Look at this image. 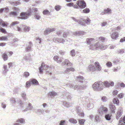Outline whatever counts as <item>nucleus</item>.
<instances>
[{
  "label": "nucleus",
  "instance_id": "nucleus-1",
  "mask_svg": "<svg viewBox=\"0 0 125 125\" xmlns=\"http://www.w3.org/2000/svg\"><path fill=\"white\" fill-rule=\"evenodd\" d=\"M110 86V83L107 81L104 82L99 81L95 83L93 85V87L94 90L99 91L103 90L105 87H109Z\"/></svg>",
  "mask_w": 125,
  "mask_h": 125
},
{
  "label": "nucleus",
  "instance_id": "nucleus-2",
  "mask_svg": "<svg viewBox=\"0 0 125 125\" xmlns=\"http://www.w3.org/2000/svg\"><path fill=\"white\" fill-rule=\"evenodd\" d=\"M38 11V9L36 8H30L27 10V12H22L20 15V18L21 19L25 20L28 18L32 12H36Z\"/></svg>",
  "mask_w": 125,
  "mask_h": 125
},
{
  "label": "nucleus",
  "instance_id": "nucleus-3",
  "mask_svg": "<svg viewBox=\"0 0 125 125\" xmlns=\"http://www.w3.org/2000/svg\"><path fill=\"white\" fill-rule=\"evenodd\" d=\"M95 66L94 65H90L88 66V70L90 71H94L97 69L99 71H100L101 69V68L100 67L99 63L98 62H96L95 63Z\"/></svg>",
  "mask_w": 125,
  "mask_h": 125
},
{
  "label": "nucleus",
  "instance_id": "nucleus-4",
  "mask_svg": "<svg viewBox=\"0 0 125 125\" xmlns=\"http://www.w3.org/2000/svg\"><path fill=\"white\" fill-rule=\"evenodd\" d=\"M67 86L68 87L74 89H81L82 90L85 89L87 87V86L85 85H83V86L77 85H75L74 86L73 84L70 83L67 84Z\"/></svg>",
  "mask_w": 125,
  "mask_h": 125
},
{
  "label": "nucleus",
  "instance_id": "nucleus-5",
  "mask_svg": "<svg viewBox=\"0 0 125 125\" xmlns=\"http://www.w3.org/2000/svg\"><path fill=\"white\" fill-rule=\"evenodd\" d=\"M107 108L104 107L103 105H101L100 107L98 110V113L100 115H102L103 114H106L108 111Z\"/></svg>",
  "mask_w": 125,
  "mask_h": 125
},
{
  "label": "nucleus",
  "instance_id": "nucleus-6",
  "mask_svg": "<svg viewBox=\"0 0 125 125\" xmlns=\"http://www.w3.org/2000/svg\"><path fill=\"white\" fill-rule=\"evenodd\" d=\"M76 4L81 9H84L86 6V3L83 0H79L77 1Z\"/></svg>",
  "mask_w": 125,
  "mask_h": 125
},
{
  "label": "nucleus",
  "instance_id": "nucleus-7",
  "mask_svg": "<svg viewBox=\"0 0 125 125\" xmlns=\"http://www.w3.org/2000/svg\"><path fill=\"white\" fill-rule=\"evenodd\" d=\"M50 68V67L42 62L41 64V66L39 68V72L41 74L43 72V70L46 69L47 68Z\"/></svg>",
  "mask_w": 125,
  "mask_h": 125
},
{
  "label": "nucleus",
  "instance_id": "nucleus-8",
  "mask_svg": "<svg viewBox=\"0 0 125 125\" xmlns=\"http://www.w3.org/2000/svg\"><path fill=\"white\" fill-rule=\"evenodd\" d=\"M72 19L75 21L78 22L79 24L82 26H85L84 20L83 19H76L74 17H72Z\"/></svg>",
  "mask_w": 125,
  "mask_h": 125
},
{
  "label": "nucleus",
  "instance_id": "nucleus-9",
  "mask_svg": "<svg viewBox=\"0 0 125 125\" xmlns=\"http://www.w3.org/2000/svg\"><path fill=\"white\" fill-rule=\"evenodd\" d=\"M23 108L22 109V110H21L23 112H26L28 111L31 110L33 108L31 104L30 103H28V106L24 110L23 109Z\"/></svg>",
  "mask_w": 125,
  "mask_h": 125
},
{
  "label": "nucleus",
  "instance_id": "nucleus-10",
  "mask_svg": "<svg viewBox=\"0 0 125 125\" xmlns=\"http://www.w3.org/2000/svg\"><path fill=\"white\" fill-rule=\"evenodd\" d=\"M99 43L97 42L96 43L90 45L89 47V49L91 50H98L99 48Z\"/></svg>",
  "mask_w": 125,
  "mask_h": 125
},
{
  "label": "nucleus",
  "instance_id": "nucleus-11",
  "mask_svg": "<svg viewBox=\"0 0 125 125\" xmlns=\"http://www.w3.org/2000/svg\"><path fill=\"white\" fill-rule=\"evenodd\" d=\"M15 103L19 104L21 110H22V109L23 108V107H24V104L20 98H15Z\"/></svg>",
  "mask_w": 125,
  "mask_h": 125
},
{
  "label": "nucleus",
  "instance_id": "nucleus-12",
  "mask_svg": "<svg viewBox=\"0 0 125 125\" xmlns=\"http://www.w3.org/2000/svg\"><path fill=\"white\" fill-rule=\"evenodd\" d=\"M28 43H29V45L28 46L26 47L25 49V51L27 52L32 50V47L33 46L32 43L31 42H28Z\"/></svg>",
  "mask_w": 125,
  "mask_h": 125
},
{
  "label": "nucleus",
  "instance_id": "nucleus-13",
  "mask_svg": "<svg viewBox=\"0 0 125 125\" xmlns=\"http://www.w3.org/2000/svg\"><path fill=\"white\" fill-rule=\"evenodd\" d=\"M92 99H90L89 101L87 102V106L89 108L91 109L93 107L94 103Z\"/></svg>",
  "mask_w": 125,
  "mask_h": 125
},
{
  "label": "nucleus",
  "instance_id": "nucleus-14",
  "mask_svg": "<svg viewBox=\"0 0 125 125\" xmlns=\"http://www.w3.org/2000/svg\"><path fill=\"white\" fill-rule=\"evenodd\" d=\"M110 34L112 38L114 40H116L118 36V33L116 31L112 33H110Z\"/></svg>",
  "mask_w": 125,
  "mask_h": 125
},
{
  "label": "nucleus",
  "instance_id": "nucleus-15",
  "mask_svg": "<svg viewBox=\"0 0 125 125\" xmlns=\"http://www.w3.org/2000/svg\"><path fill=\"white\" fill-rule=\"evenodd\" d=\"M66 65L67 66H70L72 65V63H71L68 60L65 59L64 62H63L62 64V66Z\"/></svg>",
  "mask_w": 125,
  "mask_h": 125
},
{
  "label": "nucleus",
  "instance_id": "nucleus-16",
  "mask_svg": "<svg viewBox=\"0 0 125 125\" xmlns=\"http://www.w3.org/2000/svg\"><path fill=\"white\" fill-rule=\"evenodd\" d=\"M85 33L83 31H77L73 32V34L76 36L82 35H84Z\"/></svg>",
  "mask_w": 125,
  "mask_h": 125
},
{
  "label": "nucleus",
  "instance_id": "nucleus-17",
  "mask_svg": "<svg viewBox=\"0 0 125 125\" xmlns=\"http://www.w3.org/2000/svg\"><path fill=\"white\" fill-rule=\"evenodd\" d=\"M55 30V29L54 28H48L45 30L44 31V34H49L51 32L54 31Z\"/></svg>",
  "mask_w": 125,
  "mask_h": 125
},
{
  "label": "nucleus",
  "instance_id": "nucleus-18",
  "mask_svg": "<svg viewBox=\"0 0 125 125\" xmlns=\"http://www.w3.org/2000/svg\"><path fill=\"white\" fill-rule=\"evenodd\" d=\"M2 71L3 73L5 74L6 73L9 71V69L7 68V65L4 64L3 65Z\"/></svg>",
  "mask_w": 125,
  "mask_h": 125
},
{
  "label": "nucleus",
  "instance_id": "nucleus-19",
  "mask_svg": "<svg viewBox=\"0 0 125 125\" xmlns=\"http://www.w3.org/2000/svg\"><path fill=\"white\" fill-rule=\"evenodd\" d=\"M109 107L112 113L114 114L115 113V110L116 108L115 106L114 105L112 104H110L109 105Z\"/></svg>",
  "mask_w": 125,
  "mask_h": 125
},
{
  "label": "nucleus",
  "instance_id": "nucleus-20",
  "mask_svg": "<svg viewBox=\"0 0 125 125\" xmlns=\"http://www.w3.org/2000/svg\"><path fill=\"white\" fill-rule=\"evenodd\" d=\"M111 10L109 8H107L106 9H105L104 11L102 12L101 14L102 15L105 14H109L111 13Z\"/></svg>",
  "mask_w": 125,
  "mask_h": 125
},
{
  "label": "nucleus",
  "instance_id": "nucleus-21",
  "mask_svg": "<svg viewBox=\"0 0 125 125\" xmlns=\"http://www.w3.org/2000/svg\"><path fill=\"white\" fill-rule=\"evenodd\" d=\"M77 80L79 82L83 83V81L84 80V78L81 76H79L77 77Z\"/></svg>",
  "mask_w": 125,
  "mask_h": 125
},
{
  "label": "nucleus",
  "instance_id": "nucleus-22",
  "mask_svg": "<svg viewBox=\"0 0 125 125\" xmlns=\"http://www.w3.org/2000/svg\"><path fill=\"white\" fill-rule=\"evenodd\" d=\"M0 25L3 27H6L7 26V23L3 21L0 19Z\"/></svg>",
  "mask_w": 125,
  "mask_h": 125
},
{
  "label": "nucleus",
  "instance_id": "nucleus-23",
  "mask_svg": "<svg viewBox=\"0 0 125 125\" xmlns=\"http://www.w3.org/2000/svg\"><path fill=\"white\" fill-rule=\"evenodd\" d=\"M2 58L4 61H7L8 59V56L6 52L4 53L2 55Z\"/></svg>",
  "mask_w": 125,
  "mask_h": 125
},
{
  "label": "nucleus",
  "instance_id": "nucleus-24",
  "mask_svg": "<svg viewBox=\"0 0 125 125\" xmlns=\"http://www.w3.org/2000/svg\"><path fill=\"white\" fill-rule=\"evenodd\" d=\"M31 84L34 85H37L38 84V82L37 80L34 79H32L30 80Z\"/></svg>",
  "mask_w": 125,
  "mask_h": 125
},
{
  "label": "nucleus",
  "instance_id": "nucleus-25",
  "mask_svg": "<svg viewBox=\"0 0 125 125\" xmlns=\"http://www.w3.org/2000/svg\"><path fill=\"white\" fill-rule=\"evenodd\" d=\"M22 27L23 28V30L25 32H28L30 30L29 27L25 25H22Z\"/></svg>",
  "mask_w": 125,
  "mask_h": 125
},
{
  "label": "nucleus",
  "instance_id": "nucleus-26",
  "mask_svg": "<svg viewBox=\"0 0 125 125\" xmlns=\"http://www.w3.org/2000/svg\"><path fill=\"white\" fill-rule=\"evenodd\" d=\"M122 114V111L121 110H120L117 112L116 115V119L118 120L119 119L120 117L121 116Z\"/></svg>",
  "mask_w": 125,
  "mask_h": 125
},
{
  "label": "nucleus",
  "instance_id": "nucleus-27",
  "mask_svg": "<svg viewBox=\"0 0 125 125\" xmlns=\"http://www.w3.org/2000/svg\"><path fill=\"white\" fill-rule=\"evenodd\" d=\"M94 40V39L92 38H88L87 39L86 41L87 43L88 44H90L92 43L93 41Z\"/></svg>",
  "mask_w": 125,
  "mask_h": 125
},
{
  "label": "nucleus",
  "instance_id": "nucleus-28",
  "mask_svg": "<svg viewBox=\"0 0 125 125\" xmlns=\"http://www.w3.org/2000/svg\"><path fill=\"white\" fill-rule=\"evenodd\" d=\"M74 70V69L73 68H67L64 71L65 73H69L70 71H73Z\"/></svg>",
  "mask_w": 125,
  "mask_h": 125
},
{
  "label": "nucleus",
  "instance_id": "nucleus-29",
  "mask_svg": "<svg viewBox=\"0 0 125 125\" xmlns=\"http://www.w3.org/2000/svg\"><path fill=\"white\" fill-rule=\"evenodd\" d=\"M111 114H107L105 115V117L106 119L107 120H110L111 119Z\"/></svg>",
  "mask_w": 125,
  "mask_h": 125
},
{
  "label": "nucleus",
  "instance_id": "nucleus-30",
  "mask_svg": "<svg viewBox=\"0 0 125 125\" xmlns=\"http://www.w3.org/2000/svg\"><path fill=\"white\" fill-rule=\"evenodd\" d=\"M90 11V9L88 8H86L83 9L81 12L83 13H89Z\"/></svg>",
  "mask_w": 125,
  "mask_h": 125
},
{
  "label": "nucleus",
  "instance_id": "nucleus-31",
  "mask_svg": "<svg viewBox=\"0 0 125 125\" xmlns=\"http://www.w3.org/2000/svg\"><path fill=\"white\" fill-rule=\"evenodd\" d=\"M57 94V93L54 91H52L51 92H50L48 94L49 95L52 96L56 95Z\"/></svg>",
  "mask_w": 125,
  "mask_h": 125
},
{
  "label": "nucleus",
  "instance_id": "nucleus-32",
  "mask_svg": "<svg viewBox=\"0 0 125 125\" xmlns=\"http://www.w3.org/2000/svg\"><path fill=\"white\" fill-rule=\"evenodd\" d=\"M69 122L73 124H76L77 123V120L73 118H71L69 120Z\"/></svg>",
  "mask_w": 125,
  "mask_h": 125
},
{
  "label": "nucleus",
  "instance_id": "nucleus-33",
  "mask_svg": "<svg viewBox=\"0 0 125 125\" xmlns=\"http://www.w3.org/2000/svg\"><path fill=\"white\" fill-rule=\"evenodd\" d=\"M113 102L114 104H116L118 105L119 103V101L117 98H115L113 99Z\"/></svg>",
  "mask_w": 125,
  "mask_h": 125
},
{
  "label": "nucleus",
  "instance_id": "nucleus-34",
  "mask_svg": "<svg viewBox=\"0 0 125 125\" xmlns=\"http://www.w3.org/2000/svg\"><path fill=\"white\" fill-rule=\"evenodd\" d=\"M34 17L37 20H39L41 17L40 14L38 13H35V14Z\"/></svg>",
  "mask_w": 125,
  "mask_h": 125
},
{
  "label": "nucleus",
  "instance_id": "nucleus-35",
  "mask_svg": "<svg viewBox=\"0 0 125 125\" xmlns=\"http://www.w3.org/2000/svg\"><path fill=\"white\" fill-rule=\"evenodd\" d=\"M17 12L15 11L11 12L10 13V17H13L17 16Z\"/></svg>",
  "mask_w": 125,
  "mask_h": 125
},
{
  "label": "nucleus",
  "instance_id": "nucleus-36",
  "mask_svg": "<svg viewBox=\"0 0 125 125\" xmlns=\"http://www.w3.org/2000/svg\"><path fill=\"white\" fill-rule=\"evenodd\" d=\"M69 35V32H65L63 34V37L65 38Z\"/></svg>",
  "mask_w": 125,
  "mask_h": 125
},
{
  "label": "nucleus",
  "instance_id": "nucleus-37",
  "mask_svg": "<svg viewBox=\"0 0 125 125\" xmlns=\"http://www.w3.org/2000/svg\"><path fill=\"white\" fill-rule=\"evenodd\" d=\"M16 122L18 123L20 122L21 123L23 124L25 122V120L23 118H21L17 120Z\"/></svg>",
  "mask_w": 125,
  "mask_h": 125
},
{
  "label": "nucleus",
  "instance_id": "nucleus-38",
  "mask_svg": "<svg viewBox=\"0 0 125 125\" xmlns=\"http://www.w3.org/2000/svg\"><path fill=\"white\" fill-rule=\"evenodd\" d=\"M61 8V6L59 5L55 6L54 7L55 10L57 11L59 10H60Z\"/></svg>",
  "mask_w": 125,
  "mask_h": 125
},
{
  "label": "nucleus",
  "instance_id": "nucleus-39",
  "mask_svg": "<svg viewBox=\"0 0 125 125\" xmlns=\"http://www.w3.org/2000/svg\"><path fill=\"white\" fill-rule=\"evenodd\" d=\"M58 42H59L60 43H63L65 42V40L63 39H61V38H58Z\"/></svg>",
  "mask_w": 125,
  "mask_h": 125
},
{
  "label": "nucleus",
  "instance_id": "nucleus-40",
  "mask_svg": "<svg viewBox=\"0 0 125 125\" xmlns=\"http://www.w3.org/2000/svg\"><path fill=\"white\" fill-rule=\"evenodd\" d=\"M83 19L84 20V23L85 24V22L86 23L88 24L90 22L91 20H90V19L89 18H87L86 20H85ZM86 25L85 24V25L84 26Z\"/></svg>",
  "mask_w": 125,
  "mask_h": 125
},
{
  "label": "nucleus",
  "instance_id": "nucleus-41",
  "mask_svg": "<svg viewBox=\"0 0 125 125\" xmlns=\"http://www.w3.org/2000/svg\"><path fill=\"white\" fill-rule=\"evenodd\" d=\"M63 104L64 106L67 107H69L71 106L70 104H69L66 102H64L63 103Z\"/></svg>",
  "mask_w": 125,
  "mask_h": 125
},
{
  "label": "nucleus",
  "instance_id": "nucleus-42",
  "mask_svg": "<svg viewBox=\"0 0 125 125\" xmlns=\"http://www.w3.org/2000/svg\"><path fill=\"white\" fill-rule=\"evenodd\" d=\"M31 82L30 81H27L26 83V87L28 88L29 87L31 84Z\"/></svg>",
  "mask_w": 125,
  "mask_h": 125
},
{
  "label": "nucleus",
  "instance_id": "nucleus-43",
  "mask_svg": "<svg viewBox=\"0 0 125 125\" xmlns=\"http://www.w3.org/2000/svg\"><path fill=\"white\" fill-rule=\"evenodd\" d=\"M30 75V73L27 72H25L23 74V76L27 78Z\"/></svg>",
  "mask_w": 125,
  "mask_h": 125
},
{
  "label": "nucleus",
  "instance_id": "nucleus-44",
  "mask_svg": "<svg viewBox=\"0 0 125 125\" xmlns=\"http://www.w3.org/2000/svg\"><path fill=\"white\" fill-rule=\"evenodd\" d=\"M7 39V36H3L0 37V40H5Z\"/></svg>",
  "mask_w": 125,
  "mask_h": 125
},
{
  "label": "nucleus",
  "instance_id": "nucleus-45",
  "mask_svg": "<svg viewBox=\"0 0 125 125\" xmlns=\"http://www.w3.org/2000/svg\"><path fill=\"white\" fill-rule=\"evenodd\" d=\"M10 101L11 103L15 104V98L12 97L10 99Z\"/></svg>",
  "mask_w": 125,
  "mask_h": 125
},
{
  "label": "nucleus",
  "instance_id": "nucleus-46",
  "mask_svg": "<svg viewBox=\"0 0 125 125\" xmlns=\"http://www.w3.org/2000/svg\"><path fill=\"white\" fill-rule=\"evenodd\" d=\"M71 55L72 56H74L75 55V50H74L73 49L71 51Z\"/></svg>",
  "mask_w": 125,
  "mask_h": 125
},
{
  "label": "nucleus",
  "instance_id": "nucleus-47",
  "mask_svg": "<svg viewBox=\"0 0 125 125\" xmlns=\"http://www.w3.org/2000/svg\"><path fill=\"white\" fill-rule=\"evenodd\" d=\"M58 53L60 55H63L65 54V52L64 51L62 50H60L59 51Z\"/></svg>",
  "mask_w": 125,
  "mask_h": 125
},
{
  "label": "nucleus",
  "instance_id": "nucleus-48",
  "mask_svg": "<svg viewBox=\"0 0 125 125\" xmlns=\"http://www.w3.org/2000/svg\"><path fill=\"white\" fill-rule=\"evenodd\" d=\"M20 4L19 1H15L12 2V4L14 6H17Z\"/></svg>",
  "mask_w": 125,
  "mask_h": 125
},
{
  "label": "nucleus",
  "instance_id": "nucleus-49",
  "mask_svg": "<svg viewBox=\"0 0 125 125\" xmlns=\"http://www.w3.org/2000/svg\"><path fill=\"white\" fill-rule=\"evenodd\" d=\"M0 31L1 32L4 33H6L7 32L6 30L2 28H0Z\"/></svg>",
  "mask_w": 125,
  "mask_h": 125
},
{
  "label": "nucleus",
  "instance_id": "nucleus-50",
  "mask_svg": "<svg viewBox=\"0 0 125 125\" xmlns=\"http://www.w3.org/2000/svg\"><path fill=\"white\" fill-rule=\"evenodd\" d=\"M19 23V22L17 21H15L11 23L10 24L11 26H14L16 24Z\"/></svg>",
  "mask_w": 125,
  "mask_h": 125
},
{
  "label": "nucleus",
  "instance_id": "nucleus-51",
  "mask_svg": "<svg viewBox=\"0 0 125 125\" xmlns=\"http://www.w3.org/2000/svg\"><path fill=\"white\" fill-rule=\"evenodd\" d=\"M69 94L68 93H67L65 95L66 96L67 98L69 100H70L71 98V95H69Z\"/></svg>",
  "mask_w": 125,
  "mask_h": 125
},
{
  "label": "nucleus",
  "instance_id": "nucleus-52",
  "mask_svg": "<svg viewBox=\"0 0 125 125\" xmlns=\"http://www.w3.org/2000/svg\"><path fill=\"white\" fill-rule=\"evenodd\" d=\"M49 11L48 10H44L43 11V13L44 15H46L49 14Z\"/></svg>",
  "mask_w": 125,
  "mask_h": 125
},
{
  "label": "nucleus",
  "instance_id": "nucleus-53",
  "mask_svg": "<svg viewBox=\"0 0 125 125\" xmlns=\"http://www.w3.org/2000/svg\"><path fill=\"white\" fill-rule=\"evenodd\" d=\"M99 116L98 115H96L95 116V119L96 122H98L99 121Z\"/></svg>",
  "mask_w": 125,
  "mask_h": 125
},
{
  "label": "nucleus",
  "instance_id": "nucleus-54",
  "mask_svg": "<svg viewBox=\"0 0 125 125\" xmlns=\"http://www.w3.org/2000/svg\"><path fill=\"white\" fill-rule=\"evenodd\" d=\"M21 96L22 98L24 99H26V94H25V93L24 92H23L21 94Z\"/></svg>",
  "mask_w": 125,
  "mask_h": 125
},
{
  "label": "nucleus",
  "instance_id": "nucleus-55",
  "mask_svg": "<svg viewBox=\"0 0 125 125\" xmlns=\"http://www.w3.org/2000/svg\"><path fill=\"white\" fill-rule=\"evenodd\" d=\"M120 26H118L117 27L114 28L113 29V30L114 31H118L120 30Z\"/></svg>",
  "mask_w": 125,
  "mask_h": 125
},
{
  "label": "nucleus",
  "instance_id": "nucleus-56",
  "mask_svg": "<svg viewBox=\"0 0 125 125\" xmlns=\"http://www.w3.org/2000/svg\"><path fill=\"white\" fill-rule=\"evenodd\" d=\"M124 96V94L123 93H120L118 95V97L119 98H122Z\"/></svg>",
  "mask_w": 125,
  "mask_h": 125
},
{
  "label": "nucleus",
  "instance_id": "nucleus-57",
  "mask_svg": "<svg viewBox=\"0 0 125 125\" xmlns=\"http://www.w3.org/2000/svg\"><path fill=\"white\" fill-rule=\"evenodd\" d=\"M101 100L103 102H105L107 101V98L106 97L103 96L102 97Z\"/></svg>",
  "mask_w": 125,
  "mask_h": 125
},
{
  "label": "nucleus",
  "instance_id": "nucleus-58",
  "mask_svg": "<svg viewBox=\"0 0 125 125\" xmlns=\"http://www.w3.org/2000/svg\"><path fill=\"white\" fill-rule=\"evenodd\" d=\"M106 65L108 67H110L112 66V63L110 62H108L106 63Z\"/></svg>",
  "mask_w": 125,
  "mask_h": 125
},
{
  "label": "nucleus",
  "instance_id": "nucleus-59",
  "mask_svg": "<svg viewBox=\"0 0 125 125\" xmlns=\"http://www.w3.org/2000/svg\"><path fill=\"white\" fill-rule=\"evenodd\" d=\"M120 60L119 59L116 60L114 61L113 62L115 64H119Z\"/></svg>",
  "mask_w": 125,
  "mask_h": 125
},
{
  "label": "nucleus",
  "instance_id": "nucleus-60",
  "mask_svg": "<svg viewBox=\"0 0 125 125\" xmlns=\"http://www.w3.org/2000/svg\"><path fill=\"white\" fill-rule=\"evenodd\" d=\"M58 38H54L53 39V41L54 42L57 43L58 42Z\"/></svg>",
  "mask_w": 125,
  "mask_h": 125
},
{
  "label": "nucleus",
  "instance_id": "nucleus-61",
  "mask_svg": "<svg viewBox=\"0 0 125 125\" xmlns=\"http://www.w3.org/2000/svg\"><path fill=\"white\" fill-rule=\"evenodd\" d=\"M59 57L58 56H55L54 57L53 59L55 61H57L58 60Z\"/></svg>",
  "mask_w": 125,
  "mask_h": 125
},
{
  "label": "nucleus",
  "instance_id": "nucleus-62",
  "mask_svg": "<svg viewBox=\"0 0 125 125\" xmlns=\"http://www.w3.org/2000/svg\"><path fill=\"white\" fill-rule=\"evenodd\" d=\"M36 40L37 42H38L39 44H40L41 43V39L39 38H37Z\"/></svg>",
  "mask_w": 125,
  "mask_h": 125
},
{
  "label": "nucleus",
  "instance_id": "nucleus-63",
  "mask_svg": "<svg viewBox=\"0 0 125 125\" xmlns=\"http://www.w3.org/2000/svg\"><path fill=\"white\" fill-rule=\"evenodd\" d=\"M118 93V91L116 90H114L113 93V94L114 95H117Z\"/></svg>",
  "mask_w": 125,
  "mask_h": 125
},
{
  "label": "nucleus",
  "instance_id": "nucleus-64",
  "mask_svg": "<svg viewBox=\"0 0 125 125\" xmlns=\"http://www.w3.org/2000/svg\"><path fill=\"white\" fill-rule=\"evenodd\" d=\"M65 123V121L62 120L60 122V125H64V123Z\"/></svg>",
  "mask_w": 125,
  "mask_h": 125
}]
</instances>
